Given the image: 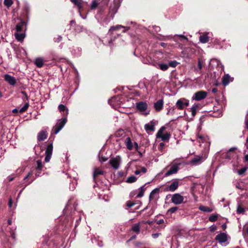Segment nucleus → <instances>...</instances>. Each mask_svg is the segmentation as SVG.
I'll use <instances>...</instances> for the list:
<instances>
[{"label":"nucleus","instance_id":"680f3d73","mask_svg":"<svg viewBox=\"0 0 248 248\" xmlns=\"http://www.w3.org/2000/svg\"><path fill=\"white\" fill-rule=\"evenodd\" d=\"M8 179L9 181H12L14 180V178L13 177H12L11 176H9L8 177Z\"/></svg>","mask_w":248,"mask_h":248},{"label":"nucleus","instance_id":"412c9836","mask_svg":"<svg viewBox=\"0 0 248 248\" xmlns=\"http://www.w3.org/2000/svg\"><path fill=\"white\" fill-rule=\"evenodd\" d=\"M29 107V103H26L25 104V105H24V106L22 108H21L20 109H18L17 108H14L12 110V112L13 113H16L18 112H19L20 113H22V112H25L28 108Z\"/></svg>","mask_w":248,"mask_h":248},{"label":"nucleus","instance_id":"dca6fc26","mask_svg":"<svg viewBox=\"0 0 248 248\" xmlns=\"http://www.w3.org/2000/svg\"><path fill=\"white\" fill-rule=\"evenodd\" d=\"M4 79L8 82L10 85L12 86L15 85L16 83V78L8 74L4 75Z\"/></svg>","mask_w":248,"mask_h":248},{"label":"nucleus","instance_id":"052dcab7","mask_svg":"<svg viewBox=\"0 0 248 248\" xmlns=\"http://www.w3.org/2000/svg\"><path fill=\"white\" fill-rule=\"evenodd\" d=\"M236 149L235 147H232L229 150V152H232Z\"/></svg>","mask_w":248,"mask_h":248},{"label":"nucleus","instance_id":"f8f14e48","mask_svg":"<svg viewBox=\"0 0 248 248\" xmlns=\"http://www.w3.org/2000/svg\"><path fill=\"white\" fill-rule=\"evenodd\" d=\"M188 104L189 101L187 100L185 98H181L177 101L176 106L178 109H182L185 107L187 106Z\"/></svg>","mask_w":248,"mask_h":248},{"label":"nucleus","instance_id":"aec40b11","mask_svg":"<svg viewBox=\"0 0 248 248\" xmlns=\"http://www.w3.org/2000/svg\"><path fill=\"white\" fill-rule=\"evenodd\" d=\"M145 190V188H144V186H143L140 187L138 189L135 190L134 193L135 194H137V198H141L144 193Z\"/></svg>","mask_w":248,"mask_h":248},{"label":"nucleus","instance_id":"7ed1b4c3","mask_svg":"<svg viewBox=\"0 0 248 248\" xmlns=\"http://www.w3.org/2000/svg\"><path fill=\"white\" fill-rule=\"evenodd\" d=\"M207 158V156L204 155H200L195 156L190 161V164L193 166H197L200 165Z\"/></svg>","mask_w":248,"mask_h":248},{"label":"nucleus","instance_id":"de8ad7c7","mask_svg":"<svg viewBox=\"0 0 248 248\" xmlns=\"http://www.w3.org/2000/svg\"><path fill=\"white\" fill-rule=\"evenodd\" d=\"M135 204V202H133L130 201H127L126 203V206L128 208H130V207L133 206Z\"/></svg>","mask_w":248,"mask_h":248},{"label":"nucleus","instance_id":"c9c22d12","mask_svg":"<svg viewBox=\"0 0 248 248\" xmlns=\"http://www.w3.org/2000/svg\"><path fill=\"white\" fill-rule=\"evenodd\" d=\"M13 1L12 0H4V4L7 8H9L13 4Z\"/></svg>","mask_w":248,"mask_h":248},{"label":"nucleus","instance_id":"a18cd8bd","mask_svg":"<svg viewBox=\"0 0 248 248\" xmlns=\"http://www.w3.org/2000/svg\"><path fill=\"white\" fill-rule=\"evenodd\" d=\"M237 212L239 214L243 213L245 212V209L243 207L239 205L237 207Z\"/></svg>","mask_w":248,"mask_h":248},{"label":"nucleus","instance_id":"864d4df0","mask_svg":"<svg viewBox=\"0 0 248 248\" xmlns=\"http://www.w3.org/2000/svg\"><path fill=\"white\" fill-rule=\"evenodd\" d=\"M8 204H9V206L10 207H11L12 206V204H13V201L12 200L11 198H10L9 200V203H8Z\"/></svg>","mask_w":248,"mask_h":248},{"label":"nucleus","instance_id":"4468645a","mask_svg":"<svg viewBox=\"0 0 248 248\" xmlns=\"http://www.w3.org/2000/svg\"><path fill=\"white\" fill-rule=\"evenodd\" d=\"M216 240L221 244L225 243L227 241V234L224 232L220 233L216 236Z\"/></svg>","mask_w":248,"mask_h":248},{"label":"nucleus","instance_id":"f3484780","mask_svg":"<svg viewBox=\"0 0 248 248\" xmlns=\"http://www.w3.org/2000/svg\"><path fill=\"white\" fill-rule=\"evenodd\" d=\"M144 128L148 133L153 132L155 129L154 122L151 121L150 123L146 124L144 126Z\"/></svg>","mask_w":248,"mask_h":248},{"label":"nucleus","instance_id":"c756f323","mask_svg":"<svg viewBox=\"0 0 248 248\" xmlns=\"http://www.w3.org/2000/svg\"><path fill=\"white\" fill-rule=\"evenodd\" d=\"M137 180V178L136 176L131 175L127 178L125 182L127 183H132L136 182Z\"/></svg>","mask_w":248,"mask_h":248},{"label":"nucleus","instance_id":"f704fd0d","mask_svg":"<svg viewBox=\"0 0 248 248\" xmlns=\"http://www.w3.org/2000/svg\"><path fill=\"white\" fill-rule=\"evenodd\" d=\"M165 129V127L164 126H162L160 128L156 134L157 138H160L161 137V136L163 135V132Z\"/></svg>","mask_w":248,"mask_h":248},{"label":"nucleus","instance_id":"4d7b16f0","mask_svg":"<svg viewBox=\"0 0 248 248\" xmlns=\"http://www.w3.org/2000/svg\"><path fill=\"white\" fill-rule=\"evenodd\" d=\"M140 170H141V172H143V173H144L147 171V169L143 167Z\"/></svg>","mask_w":248,"mask_h":248},{"label":"nucleus","instance_id":"338daca9","mask_svg":"<svg viewBox=\"0 0 248 248\" xmlns=\"http://www.w3.org/2000/svg\"><path fill=\"white\" fill-rule=\"evenodd\" d=\"M8 223L9 225H11L12 224V220L10 219H9L8 220Z\"/></svg>","mask_w":248,"mask_h":248},{"label":"nucleus","instance_id":"bf43d9fd","mask_svg":"<svg viewBox=\"0 0 248 248\" xmlns=\"http://www.w3.org/2000/svg\"><path fill=\"white\" fill-rule=\"evenodd\" d=\"M140 173H141V170H136L135 171V174L136 175H139V174H140Z\"/></svg>","mask_w":248,"mask_h":248},{"label":"nucleus","instance_id":"8fccbe9b","mask_svg":"<svg viewBox=\"0 0 248 248\" xmlns=\"http://www.w3.org/2000/svg\"><path fill=\"white\" fill-rule=\"evenodd\" d=\"M62 40V37L61 35H58L57 37L54 38V40L55 42H60Z\"/></svg>","mask_w":248,"mask_h":248},{"label":"nucleus","instance_id":"e433bc0d","mask_svg":"<svg viewBox=\"0 0 248 248\" xmlns=\"http://www.w3.org/2000/svg\"><path fill=\"white\" fill-rule=\"evenodd\" d=\"M58 108L60 111L62 112L66 111V114L68 113V110L67 109V108L64 105L62 104L60 105L58 107Z\"/></svg>","mask_w":248,"mask_h":248},{"label":"nucleus","instance_id":"2eb2a0df","mask_svg":"<svg viewBox=\"0 0 248 248\" xmlns=\"http://www.w3.org/2000/svg\"><path fill=\"white\" fill-rule=\"evenodd\" d=\"M121 28L125 29V30L124 31H123V32H125L129 30V27H125V26H122L121 25H117L115 26H111L108 31V32L112 33L113 31H114L115 30H119Z\"/></svg>","mask_w":248,"mask_h":248},{"label":"nucleus","instance_id":"c03bdc74","mask_svg":"<svg viewBox=\"0 0 248 248\" xmlns=\"http://www.w3.org/2000/svg\"><path fill=\"white\" fill-rule=\"evenodd\" d=\"M247 170V168H243L240 170H238L237 173H238L239 175H242L243 173H244Z\"/></svg>","mask_w":248,"mask_h":248},{"label":"nucleus","instance_id":"37998d69","mask_svg":"<svg viewBox=\"0 0 248 248\" xmlns=\"http://www.w3.org/2000/svg\"><path fill=\"white\" fill-rule=\"evenodd\" d=\"M21 93L23 95L22 99L24 101L25 100H28L29 99V96H28L27 93L24 91H21Z\"/></svg>","mask_w":248,"mask_h":248},{"label":"nucleus","instance_id":"cd10ccee","mask_svg":"<svg viewBox=\"0 0 248 248\" xmlns=\"http://www.w3.org/2000/svg\"><path fill=\"white\" fill-rule=\"evenodd\" d=\"M199 209L203 212L210 213L213 211V209L207 206L201 205L199 206Z\"/></svg>","mask_w":248,"mask_h":248},{"label":"nucleus","instance_id":"a19ab883","mask_svg":"<svg viewBox=\"0 0 248 248\" xmlns=\"http://www.w3.org/2000/svg\"><path fill=\"white\" fill-rule=\"evenodd\" d=\"M98 5V2L97 0H93L91 3V8L92 10L95 9Z\"/></svg>","mask_w":248,"mask_h":248},{"label":"nucleus","instance_id":"0eeeda50","mask_svg":"<svg viewBox=\"0 0 248 248\" xmlns=\"http://www.w3.org/2000/svg\"><path fill=\"white\" fill-rule=\"evenodd\" d=\"M178 186L179 182L178 181V180H175L173 181L170 185L167 186L165 187L164 190L167 192H174L178 188Z\"/></svg>","mask_w":248,"mask_h":248},{"label":"nucleus","instance_id":"09e8293b","mask_svg":"<svg viewBox=\"0 0 248 248\" xmlns=\"http://www.w3.org/2000/svg\"><path fill=\"white\" fill-rule=\"evenodd\" d=\"M177 36L178 37L179 39L180 40H181V41H183V40L187 41V38L184 35H181H181H177Z\"/></svg>","mask_w":248,"mask_h":248},{"label":"nucleus","instance_id":"423d86ee","mask_svg":"<svg viewBox=\"0 0 248 248\" xmlns=\"http://www.w3.org/2000/svg\"><path fill=\"white\" fill-rule=\"evenodd\" d=\"M184 198L179 193H175L172 195L171 201L175 204H180L184 202Z\"/></svg>","mask_w":248,"mask_h":248},{"label":"nucleus","instance_id":"39448f33","mask_svg":"<svg viewBox=\"0 0 248 248\" xmlns=\"http://www.w3.org/2000/svg\"><path fill=\"white\" fill-rule=\"evenodd\" d=\"M136 108L138 110L144 112V114L147 115L149 113L150 110L147 109L148 105L145 102H139L136 104Z\"/></svg>","mask_w":248,"mask_h":248},{"label":"nucleus","instance_id":"9b49d317","mask_svg":"<svg viewBox=\"0 0 248 248\" xmlns=\"http://www.w3.org/2000/svg\"><path fill=\"white\" fill-rule=\"evenodd\" d=\"M53 151V145L52 143L49 144L46 149L45 154V162H48L51 158Z\"/></svg>","mask_w":248,"mask_h":248},{"label":"nucleus","instance_id":"f03ea898","mask_svg":"<svg viewBox=\"0 0 248 248\" xmlns=\"http://www.w3.org/2000/svg\"><path fill=\"white\" fill-rule=\"evenodd\" d=\"M66 122L67 119L66 118H62V119L58 120L55 125L53 127V133L54 134H58L64 127Z\"/></svg>","mask_w":248,"mask_h":248},{"label":"nucleus","instance_id":"393cba45","mask_svg":"<svg viewBox=\"0 0 248 248\" xmlns=\"http://www.w3.org/2000/svg\"><path fill=\"white\" fill-rule=\"evenodd\" d=\"M159 192V188H155L154 189H153L150 193L149 195V200L151 201L152 200L155 195L157 194H158Z\"/></svg>","mask_w":248,"mask_h":248},{"label":"nucleus","instance_id":"13d9d810","mask_svg":"<svg viewBox=\"0 0 248 248\" xmlns=\"http://www.w3.org/2000/svg\"><path fill=\"white\" fill-rule=\"evenodd\" d=\"M160 27L158 26H155V30L156 32H158L160 31Z\"/></svg>","mask_w":248,"mask_h":248},{"label":"nucleus","instance_id":"f257e3e1","mask_svg":"<svg viewBox=\"0 0 248 248\" xmlns=\"http://www.w3.org/2000/svg\"><path fill=\"white\" fill-rule=\"evenodd\" d=\"M25 26V22L24 21H21L16 25V32L15 33V36L18 41H23L26 36Z\"/></svg>","mask_w":248,"mask_h":248},{"label":"nucleus","instance_id":"72a5a7b5","mask_svg":"<svg viewBox=\"0 0 248 248\" xmlns=\"http://www.w3.org/2000/svg\"><path fill=\"white\" fill-rule=\"evenodd\" d=\"M217 214H212L209 217V220L211 222H215L216 221L218 218Z\"/></svg>","mask_w":248,"mask_h":248},{"label":"nucleus","instance_id":"4c0bfd02","mask_svg":"<svg viewBox=\"0 0 248 248\" xmlns=\"http://www.w3.org/2000/svg\"><path fill=\"white\" fill-rule=\"evenodd\" d=\"M244 124L245 129L248 130V110L245 116Z\"/></svg>","mask_w":248,"mask_h":248},{"label":"nucleus","instance_id":"20e7f679","mask_svg":"<svg viewBox=\"0 0 248 248\" xmlns=\"http://www.w3.org/2000/svg\"><path fill=\"white\" fill-rule=\"evenodd\" d=\"M121 162V157L119 155H117L115 157L111 158L109 161L110 165L115 170H117L119 169Z\"/></svg>","mask_w":248,"mask_h":248},{"label":"nucleus","instance_id":"69168bd1","mask_svg":"<svg viewBox=\"0 0 248 248\" xmlns=\"http://www.w3.org/2000/svg\"><path fill=\"white\" fill-rule=\"evenodd\" d=\"M75 21L74 20H72L70 21V25H72L73 24H75Z\"/></svg>","mask_w":248,"mask_h":248},{"label":"nucleus","instance_id":"6e6d98bb","mask_svg":"<svg viewBox=\"0 0 248 248\" xmlns=\"http://www.w3.org/2000/svg\"><path fill=\"white\" fill-rule=\"evenodd\" d=\"M31 175H32V172H30L28 175L27 176H26L24 178V180H26L27 179H28Z\"/></svg>","mask_w":248,"mask_h":248},{"label":"nucleus","instance_id":"e2e57ef3","mask_svg":"<svg viewBox=\"0 0 248 248\" xmlns=\"http://www.w3.org/2000/svg\"><path fill=\"white\" fill-rule=\"evenodd\" d=\"M164 146V143H163V142L160 143L159 146H160V148H162Z\"/></svg>","mask_w":248,"mask_h":248},{"label":"nucleus","instance_id":"1a4fd4ad","mask_svg":"<svg viewBox=\"0 0 248 248\" xmlns=\"http://www.w3.org/2000/svg\"><path fill=\"white\" fill-rule=\"evenodd\" d=\"M122 141L124 142L126 147L129 150H131L133 148V145L131 142V139L129 137H126L125 138L122 139L116 140V143H118L119 145L121 144Z\"/></svg>","mask_w":248,"mask_h":248},{"label":"nucleus","instance_id":"58836bf2","mask_svg":"<svg viewBox=\"0 0 248 248\" xmlns=\"http://www.w3.org/2000/svg\"><path fill=\"white\" fill-rule=\"evenodd\" d=\"M179 63L176 61H172L169 62V66L172 67H175Z\"/></svg>","mask_w":248,"mask_h":248},{"label":"nucleus","instance_id":"0e129e2a","mask_svg":"<svg viewBox=\"0 0 248 248\" xmlns=\"http://www.w3.org/2000/svg\"><path fill=\"white\" fill-rule=\"evenodd\" d=\"M212 93H216L217 92V89L216 88H213L212 90Z\"/></svg>","mask_w":248,"mask_h":248},{"label":"nucleus","instance_id":"473e14b6","mask_svg":"<svg viewBox=\"0 0 248 248\" xmlns=\"http://www.w3.org/2000/svg\"><path fill=\"white\" fill-rule=\"evenodd\" d=\"M158 68L161 70L165 71L168 69L169 65L165 63H159L158 64Z\"/></svg>","mask_w":248,"mask_h":248},{"label":"nucleus","instance_id":"c85d7f7f","mask_svg":"<svg viewBox=\"0 0 248 248\" xmlns=\"http://www.w3.org/2000/svg\"><path fill=\"white\" fill-rule=\"evenodd\" d=\"M202 62L201 61V60H199L198 61V68H194V71L195 72L197 73H199V74H202Z\"/></svg>","mask_w":248,"mask_h":248},{"label":"nucleus","instance_id":"6e6552de","mask_svg":"<svg viewBox=\"0 0 248 248\" xmlns=\"http://www.w3.org/2000/svg\"><path fill=\"white\" fill-rule=\"evenodd\" d=\"M179 164L176 163L170 166V169L165 174V176L168 177L170 175L177 173L178 171L179 170Z\"/></svg>","mask_w":248,"mask_h":248},{"label":"nucleus","instance_id":"5fc2aeb1","mask_svg":"<svg viewBox=\"0 0 248 248\" xmlns=\"http://www.w3.org/2000/svg\"><path fill=\"white\" fill-rule=\"evenodd\" d=\"M164 220L163 219H160L157 221L156 223L157 224H161L164 223Z\"/></svg>","mask_w":248,"mask_h":248},{"label":"nucleus","instance_id":"7c9ffc66","mask_svg":"<svg viewBox=\"0 0 248 248\" xmlns=\"http://www.w3.org/2000/svg\"><path fill=\"white\" fill-rule=\"evenodd\" d=\"M200 41L202 43H206L209 41V37L206 35H202L200 37Z\"/></svg>","mask_w":248,"mask_h":248},{"label":"nucleus","instance_id":"b1692460","mask_svg":"<svg viewBox=\"0 0 248 248\" xmlns=\"http://www.w3.org/2000/svg\"><path fill=\"white\" fill-rule=\"evenodd\" d=\"M70 1L78 7V12H80L82 8L83 1L82 0H70Z\"/></svg>","mask_w":248,"mask_h":248},{"label":"nucleus","instance_id":"bb28decb","mask_svg":"<svg viewBox=\"0 0 248 248\" xmlns=\"http://www.w3.org/2000/svg\"><path fill=\"white\" fill-rule=\"evenodd\" d=\"M199 104H195L190 108V111L191 112V114L192 116L194 117L195 116L197 112V109L199 107Z\"/></svg>","mask_w":248,"mask_h":248},{"label":"nucleus","instance_id":"4be33fe9","mask_svg":"<svg viewBox=\"0 0 248 248\" xmlns=\"http://www.w3.org/2000/svg\"><path fill=\"white\" fill-rule=\"evenodd\" d=\"M47 138V134L45 131H40L37 135V139L39 141H43Z\"/></svg>","mask_w":248,"mask_h":248},{"label":"nucleus","instance_id":"774afa93","mask_svg":"<svg viewBox=\"0 0 248 248\" xmlns=\"http://www.w3.org/2000/svg\"><path fill=\"white\" fill-rule=\"evenodd\" d=\"M245 159L246 161H248V155H246L245 156Z\"/></svg>","mask_w":248,"mask_h":248},{"label":"nucleus","instance_id":"9d476101","mask_svg":"<svg viewBox=\"0 0 248 248\" xmlns=\"http://www.w3.org/2000/svg\"><path fill=\"white\" fill-rule=\"evenodd\" d=\"M207 96V93L205 91H201L194 93L192 98L193 100L200 101L204 99Z\"/></svg>","mask_w":248,"mask_h":248},{"label":"nucleus","instance_id":"a878e982","mask_svg":"<svg viewBox=\"0 0 248 248\" xmlns=\"http://www.w3.org/2000/svg\"><path fill=\"white\" fill-rule=\"evenodd\" d=\"M103 173H104V171L102 170H101L98 168L95 169L93 171V178L95 179V178L97 177L98 176H99L100 175H103Z\"/></svg>","mask_w":248,"mask_h":248},{"label":"nucleus","instance_id":"2f4dec72","mask_svg":"<svg viewBox=\"0 0 248 248\" xmlns=\"http://www.w3.org/2000/svg\"><path fill=\"white\" fill-rule=\"evenodd\" d=\"M132 230L137 233H139L140 231V224L139 223L135 224L132 228Z\"/></svg>","mask_w":248,"mask_h":248},{"label":"nucleus","instance_id":"3c124183","mask_svg":"<svg viewBox=\"0 0 248 248\" xmlns=\"http://www.w3.org/2000/svg\"><path fill=\"white\" fill-rule=\"evenodd\" d=\"M109 21V20H108L107 18H106L102 22V24L104 26L108 24Z\"/></svg>","mask_w":248,"mask_h":248},{"label":"nucleus","instance_id":"5701e85b","mask_svg":"<svg viewBox=\"0 0 248 248\" xmlns=\"http://www.w3.org/2000/svg\"><path fill=\"white\" fill-rule=\"evenodd\" d=\"M34 64L38 67H42L44 64V59L42 58H37L35 60Z\"/></svg>","mask_w":248,"mask_h":248},{"label":"nucleus","instance_id":"a211bd4d","mask_svg":"<svg viewBox=\"0 0 248 248\" xmlns=\"http://www.w3.org/2000/svg\"><path fill=\"white\" fill-rule=\"evenodd\" d=\"M164 102L162 99H160L154 104V108L156 111H160L163 107Z\"/></svg>","mask_w":248,"mask_h":248},{"label":"nucleus","instance_id":"79ce46f5","mask_svg":"<svg viewBox=\"0 0 248 248\" xmlns=\"http://www.w3.org/2000/svg\"><path fill=\"white\" fill-rule=\"evenodd\" d=\"M77 184V182L75 181V182H72L70 184L69 188L71 190L73 191L75 189L76 187V185Z\"/></svg>","mask_w":248,"mask_h":248},{"label":"nucleus","instance_id":"603ef678","mask_svg":"<svg viewBox=\"0 0 248 248\" xmlns=\"http://www.w3.org/2000/svg\"><path fill=\"white\" fill-rule=\"evenodd\" d=\"M160 233H153V234H152V236L153 238H154V239H155V238H157L160 235Z\"/></svg>","mask_w":248,"mask_h":248},{"label":"nucleus","instance_id":"6ab92c4d","mask_svg":"<svg viewBox=\"0 0 248 248\" xmlns=\"http://www.w3.org/2000/svg\"><path fill=\"white\" fill-rule=\"evenodd\" d=\"M232 79L229 74L225 75L222 78V84L224 86H227L230 82L232 81Z\"/></svg>","mask_w":248,"mask_h":248},{"label":"nucleus","instance_id":"49530a36","mask_svg":"<svg viewBox=\"0 0 248 248\" xmlns=\"http://www.w3.org/2000/svg\"><path fill=\"white\" fill-rule=\"evenodd\" d=\"M178 210V208L177 207H173L169 209L168 211V212H170V213H173L176 212Z\"/></svg>","mask_w":248,"mask_h":248},{"label":"nucleus","instance_id":"ea45409f","mask_svg":"<svg viewBox=\"0 0 248 248\" xmlns=\"http://www.w3.org/2000/svg\"><path fill=\"white\" fill-rule=\"evenodd\" d=\"M170 135L168 133H165L163 134V135L160 138L161 140L163 141L168 140L170 139Z\"/></svg>","mask_w":248,"mask_h":248},{"label":"nucleus","instance_id":"ddd939ff","mask_svg":"<svg viewBox=\"0 0 248 248\" xmlns=\"http://www.w3.org/2000/svg\"><path fill=\"white\" fill-rule=\"evenodd\" d=\"M44 168V164L41 160H37L36 161V166L35 167V176L38 177L40 175L41 171L43 170Z\"/></svg>","mask_w":248,"mask_h":248}]
</instances>
